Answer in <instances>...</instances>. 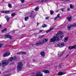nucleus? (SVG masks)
<instances>
[{"instance_id":"f257e3e1","label":"nucleus","mask_w":76,"mask_h":76,"mask_svg":"<svg viewBox=\"0 0 76 76\" xmlns=\"http://www.w3.org/2000/svg\"><path fill=\"white\" fill-rule=\"evenodd\" d=\"M9 63V62L8 60H3L1 61V63L0 62V66H2L3 67H4L6 66H7Z\"/></svg>"},{"instance_id":"f03ea898","label":"nucleus","mask_w":76,"mask_h":76,"mask_svg":"<svg viewBox=\"0 0 76 76\" xmlns=\"http://www.w3.org/2000/svg\"><path fill=\"white\" fill-rule=\"evenodd\" d=\"M48 41V39L45 38L43 40V41L42 42H40L39 43L37 42L36 44H34L32 45V46H34V45H35V46H39V45H42V44H44V43H46Z\"/></svg>"},{"instance_id":"7ed1b4c3","label":"nucleus","mask_w":76,"mask_h":76,"mask_svg":"<svg viewBox=\"0 0 76 76\" xmlns=\"http://www.w3.org/2000/svg\"><path fill=\"white\" fill-rule=\"evenodd\" d=\"M56 37L59 38V39H61L63 38V35L62 32L58 31L57 34L56 35Z\"/></svg>"},{"instance_id":"20e7f679","label":"nucleus","mask_w":76,"mask_h":76,"mask_svg":"<svg viewBox=\"0 0 76 76\" xmlns=\"http://www.w3.org/2000/svg\"><path fill=\"white\" fill-rule=\"evenodd\" d=\"M23 66V64L22 62H20L18 63V64L17 65L18 72H20V71H21Z\"/></svg>"},{"instance_id":"39448f33","label":"nucleus","mask_w":76,"mask_h":76,"mask_svg":"<svg viewBox=\"0 0 76 76\" xmlns=\"http://www.w3.org/2000/svg\"><path fill=\"white\" fill-rule=\"evenodd\" d=\"M59 39V38L57 37L56 36H55L53 38H51L50 39V41L51 42H56V41H58Z\"/></svg>"},{"instance_id":"423d86ee","label":"nucleus","mask_w":76,"mask_h":76,"mask_svg":"<svg viewBox=\"0 0 76 76\" xmlns=\"http://www.w3.org/2000/svg\"><path fill=\"white\" fill-rule=\"evenodd\" d=\"M17 58H18L17 56H14L13 57H11L9 59V61H13L16 60V59H17Z\"/></svg>"},{"instance_id":"0eeeda50","label":"nucleus","mask_w":76,"mask_h":76,"mask_svg":"<svg viewBox=\"0 0 76 76\" xmlns=\"http://www.w3.org/2000/svg\"><path fill=\"white\" fill-rule=\"evenodd\" d=\"M64 46V44L63 43H62L61 44L59 43L55 45L56 47H60V48L61 47H63Z\"/></svg>"},{"instance_id":"6e6552de","label":"nucleus","mask_w":76,"mask_h":76,"mask_svg":"<svg viewBox=\"0 0 76 76\" xmlns=\"http://www.w3.org/2000/svg\"><path fill=\"white\" fill-rule=\"evenodd\" d=\"M33 76H43V74L41 73V72H38L36 73L35 75Z\"/></svg>"},{"instance_id":"1a4fd4ad","label":"nucleus","mask_w":76,"mask_h":76,"mask_svg":"<svg viewBox=\"0 0 76 76\" xmlns=\"http://www.w3.org/2000/svg\"><path fill=\"white\" fill-rule=\"evenodd\" d=\"M10 54V53H9V52H7L4 53L3 56L4 57H7V56H9Z\"/></svg>"},{"instance_id":"9d476101","label":"nucleus","mask_w":76,"mask_h":76,"mask_svg":"<svg viewBox=\"0 0 76 76\" xmlns=\"http://www.w3.org/2000/svg\"><path fill=\"white\" fill-rule=\"evenodd\" d=\"M72 16L71 15H70V16L66 18V19H67V20H68L69 22H70L72 21Z\"/></svg>"},{"instance_id":"9b49d317","label":"nucleus","mask_w":76,"mask_h":76,"mask_svg":"<svg viewBox=\"0 0 76 76\" xmlns=\"http://www.w3.org/2000/svg\"><path fill=\"white\" fill-rule=\"evenodd\" d=\"M40 54L42 58H44L45 56V53L44 52H41L40 53Z\"/></svg>"},{"instance_id":"f8f14e48","label":"nucleus","mask_w":76,"mask_h":76,"mask_svg":"<svg viewBox=\"0 0 76 76\" xmlns=\"http://www.w3.org/2000/svg\"><path fill=\"white\" fill-rule=\"evenodd\" d=\"M42 72H43L44 73H50V71L48 70L44 69L42 70Z\"/></svg>"},{"instance_id":"ddd939ff","label":"nucleus","mask_w":76,"mask_h":76,"mask_svg":"<svg viewBox=\"0 0 76 76\" xmlns=\"http://www.w3.org/2000/svg\"><path fill=\"white\" fill-rule=\"evenodd\" d=\"M10 12V11H1V13H5V14H7L9 13V12Z\"/></svg>"},{"instance_id":"4468645a","label":"nucleus","mask_w":76,"mask_h":76,"mask_svg":"<svg viewBox=\"0 0 76 76\" xmlns=\"http://www.w3.org/2000/svg\"><path fill=\"white\" fill-rule=\"evenodd\" d=\"M66 73L65 72H63L61 71H60L58 73V75L59 76H61V75H64V74H66Z\"/></svg>"},{"instance_id":"2eb2a0df","label":"nucleus","mask_w":76,"mask_h":76,"mask_svg":"<svg viewBox=\"0 0 76 76\" xmlns=\"http://www.w3.org/2000/svg\"><path fill=\"white\" fill-rule=\"evenodd\" d=\"M5 18L6 19L7 22L9 21V20H10V18L9 17V16L6 15L5 17Z\"/></svg>"},{"instance_id":"dca6fc26","label":"nucleus","mask_w":76,"mask_h":76,"mask_svg":"<svg viewBox=\"0 0 76 76\" xmlns=\"http://www.w3.org/2000/svg\"><path fill=\"white\" fill-rule=\"evenodd\" d=\"M5 38H10V39H11V38H12V37L9 35H5Z\"/></svg>"},{"instance_id":"f3484780","label":"nucleus","mask_w":76,"mask_h":76,"mask_svg":"<svg viewBox=\"0 0 76 76\" xmlns=\"http://www.w3.org/2000/svg\"><path fill=\"white\" fill-rule=\"evenodd\" d=\"M53 29H54V27H53L52 28H51L50 29H49L47 31H46V32L47 34H48V32H50V31H52V30H53Z\"/></svg>"},{"instance_id":"a211bd4d","label":"nucleus","mask_w":76,"mask_h":76,"mask_svg":"<svg viewBox=\"0 0 76 76\" xmlns=\"http://www.w3.org/2000/svg\"><path fill=\"white\" fill-rule=\"evenodd\" d=\"M75 47H74V46H69L68 48V49H69V50H72V49H74Z\"/></svg>"},{"instance_id":"6ab92c4d","label":"nucleus","mask_w":76,"mask_h":76,"mask_svg":"<svg viewBox=\"0 0 76 76\" xmlns=\"http://www.w3.org/2000/svg\"><path fill=\"white\" fill-rule=\"evenodd\" d=\"M49 0H39V2L40 3H41L42 2H43V1H48Z\"/></svg>"},{"instance_id":"aec40b11","label":"nucleus","mask_w":76,"mask_h":76,"mask_svg":"<svg viewBox=\"0 0 76 76\" xmlns=\"http://www.w3.org/2000/svg\"><path fill=\"white\" fill-rule=\"evenodd\" d=\"M68 38L67 37H65L64 38V42H66L68 41Z\"/></svg>"},{"instance_id":"412c9836","label":"nucleus","mask_w":76,"mask_h":76,"mask_svg":"<svg viewBox=\"0 0 76 76\" xmlns=\"http://www.w3.org/2000/svg\"><path fill=\"white\" fill-rule=\"evenodd\" d=\"M2 32L4 33L5 31H7V28H4V30H1Z\"/></svg>"},{"instance_id":"4be33fe9","label":"nucleus","mask_w":76,"mask_h":76,"mask_svg":"<svg viewBox=\"0 0 76 76\" xmlns=\"http://www.w3.org/2000/svg\"><path fill=\"white\" fill-rule=\"evenodd\" d=\"M47 25L45 24H43V25L42 26V28H46V27H47Z\"/></svg>"},{"instance_id":"5701e85b","label":"nucleus","mask_w":76,"mask_h":76,"mask_svg":"<svg viewBox=\"0 0 76 76\" xmlns=\"http://www.w3.org/2000/svg\"><path fill=\"white\" fill-rule=\"evenodd\" d=\"M24 19L25 21H27V20L29 19V17H26L24 18Z\"/></svg>"},{"instance_id":"b1692460","label":"nucleus","mask_w":76,"mask_h":76,"mask_svg":"<svg viewBox=\"0 0 76 76\" xmlns=\"http://www.w3.org/2000/svg\"><path fill=\"white\" fill-rule=\"evenodd\" d=\"M70 9H74V6H72V4H70Z\"/></svg>"},{"instance_id":"393cba45","label":"nucleus","mask_w":76,"mask_h":76,"mask_svg":"<svg viewBox=\"0 0 76 76\" xmlns=\"http://www.w3.org/2000/svg\"><path fill=\"white\" fill-rule=\"evenodd\" d=\"M8 6L10 8H12V4H11L9 3L8 4Z\"/></svg>"},{"instance_id":"a878e982","label":"nucleus","mask_w":76,"mask_h":76,"mask_svg":"<svg viewBox=\"0 0 76 76\" xmlns=\"http://www.w3.org/2000/svg\"><path fill=\"white\" fill-rule=\"evenodd\" d=\"M50 15H53V14H54V11H53L52 10L50 11Z\"/></svg>"},{"instance_id":"bb28decb","label":"nucleus","mask_w":76,"mask_h":76,"mask_svg":"<svg viewBox=\"0 0 76 76\" xmlns=\"http://www.w3.org/2000/svg\"><path fill=\"white\" fill-rule=\"evenodd\" d=\"M38 9H39V7H36L35 9L34 10L35 11H37Z\"/></svg>"},{"instance_id":"cd10ccee","label":"nucleus","mask_w":76,"mask_h":76,"mask_svg":"<svg viewBox=\"0 0 76 76\" xmlns=\"http://www.w3.org/2000/svg\"><path fill=\"white\" fill-rule=\"evenodd\" d=\"M68 26H69L70 27V28H72V27H73V24L71 25V24H69L68 25Z\"/></svg>"},{"instance_id":"c85d7f7f","label":"nucleus","mask_w":76,"mask_h":76,"mask_svg":"<svg viewBox=\"0 0 76 76\" xmlns=\"http://www.w3.org/2000/svg\"><path fill=\"white\" fill-rule=\"evenodd\" d=\"M12 75V74H9L7 75H4V76H10Z\"/></svg>"},{"instance_id":"c756f323","label":"nucleus","mask_w":76,"mask_h":76,"mask_svg":"<svg viewBox=\"0 0 76 76\" xmlns=\"http://www.w3.org/2000/svg\"><path fill=\"white\" fill-rule=\"evenodd\" d=\"M21 54H26V53L25 52H21Z\"/></svg>"},{"instance_id":"7c9ffc66","label":"nucleus","mask_w":76,"mask_h":76,"mask_svg":"<svg viewBox=\"0 0 76 76\" xmlns=\"http://www.w3.org/2000/svg\"><path fill=\"white\" fill-rule=\"evenodd\" d=\"M15 15L16 14H15V13H12L11 14V16H12L13 17V16H15Z\"/></svg>"},{"instance_id":"2f4dec72","label":"nucleus","mask_w":76,"mask_h":76,"mask_svg":"<svg viewBox=\"0 0 76 76\" xmlns=\"http://www.w3.org/2000/svg\"><path fill=\"white\" fill-rule=\"evenodd\" d=\"M59 68H60L61 69L62 68V65L61 64H59Z\"/></svg>"},{"instance_id":"473e14b6","label":"nucleus","mask_w":76,"mask_h":76,"mask_svg":"<svg viewBox=\"0 0 76 76\" xmlns=\"http://www.w3.org/2000/svg\"><path fill=\"white\" fill-rule=\"evenodd\" d=\"M64 54V53H62L60 55H59L58 57H61L62 56H63V54Z\"/></svg>"},{"instance_id":"72a5a7b5","label":"nucleus","mask_w":76,"mask_h":76,"mask_svg":"<svg viewBox=\"0 0 76 76\" xmlns=\"http://www.w3.org/2000/svg\"><path fill=\"white\" fill-rule=\"evenodd\" d=\"M70 29V27L69 26V25H68V27H67V30H68V31H69Z\"/></svg>"},{"instance_id":"f704fd0d","label":"nucleus","mask_w":76,"mask_h":76,"mask_svg":"<svg viewBox=\"0 0 76 76\" xmlns=\"http://www.w3.org/2000/svg\"><path fill=\"white\" fill-rule=\"evenodd\" d=\"M72 25L73 26V27H74V28L75 27H76V24L74 23V24H72Z\"/></svg>"},{"instance_id":"c9c22d12","label":"nucleus","mask_w":76,"mask_h":76,"mask_svg":"<svg viewBox=\"0 0 76 76\" xmlns=\"http://www.w3.org/2000/svg\"><path fill=\"white\" fill-rule=\"evenodd\" d=\"M20 1L22 3H23L25 2V0H20Z\"/></svg>"},{"instance_id":"e433bc0d","label":"nucleus","mask_w":76,"mask_h":76,"mask_svg":"<svg viewBox=\"0 0 76 76\" xmlns=\"http://www.w3.org/2000/svg\"><path fill=\"white\" fill-rule=\"evenodd\" d=\"M32 15H33V13H31V15H29L30 17H32Z\"/></svg>"},{"instance_id":"4c0bfd02","label":"nucleus","mask_w":76,"mask_h":76,"mask_svg":"<svg viewBox=\"0 0 76 76\" xmlns=\"http://www.w3.org/2000/svg\"><path fill=\"white\" fill-rule=\"evenodd\" d=\"M59 15H60V14H58L57 15V16L56 17H57L58 18H60V16H59Z\"/></svg>"},{"instance_id":"58836bf2","label":"nucleus","mask_w":76,"mask_h":76,"mask_svg":"<svg viewBox=\"0 0 76 76\" xmlns=\"http://www.w3.org/2000/svg\"><path fill=\"white\" fill-rule=\"evenodd\" d=\"M58 18V17H56L54 19V20H56V19H57Z\"/></svg>"},{"instance_id":"ea45409f","label":"nucleus","mask_w":76,"mask_h":76,"mask_svg":"<svg viewBox=\"0 0 76 76\" xmlns=\"http://www.w3.org/2000/svg\"><path fill=\"white\" fill-rule=\"evenodd\" d=\"M61 10L62 12H63V11H64V9H63V8H62L61 9Z\"/></svg>"},{"instance_id":"a19ab883","label":"nucleus","mask_w":76,"mask_h":76,"mask_svg":"<svg viewBox=\"0 0 76 76\" xmlns=\"http://www.w3.org/2000/svg\"><path fill=\"white\" fill-rule=\"evenodd\" d=\"M21 52H20L18 53L17 54H21Z\"/></svg>"},{"instance_id":"79ce46f5","label":"nucleus","mask_w":76,"mask_h":76,"mask_svg":"<svg viewBox=\"0 0 76 76\" xmlns=\"http://www.w3.org/2000/svg\"><path fill=\"white\" fill-rule=\"evenodd\" d=\"M2 45H3V44H0V48H1V47H2Z\"/></svg>"},{"instance_id":"37998d69","label":"nucleus","mask_w":76,"mask_h":76,"mask_svg":"<svg viewBox=\"0 0 76 76\" xmlns=\"http://www.w3.org/2000/svg\"><path fill=\"white\" fill-rule=\"evenodd\" d=\"M45 19H47V20H48V19H49V18L48 17H46Z\"/></svg>"},{"instance_id":"c03bdc74","label":"nucleus","mask_w":76,"mask_h":76,"mask_svg":"<svg viewBox=\"0 0 76 76\" xmlns=\"http://www.w3.org/2000/svg\"><path fill=\"white\" fill-rule=\"evenodd\" d=\"M42 31H44V30H40L39 31L40 32H42Z\"/></svg>"},{"instance_id":"a18cd8bd","label":"nucleus","mask_w":76,"mask_h":76,"mask_svg":"<svg viewBox=\"0 0 76 76\" xmlns=\"http://www.w3.org/2000/svg\"><path fill=\"white\" fill-rule=\"evenodd\" d=\"M67 11H70V8H68L67 9Z\"/></svg>"},{"instance_id":"49530a36","label":"nucleus","mask_w":76,"mask_h":76,"mask_svg":"<svg viewBox=\"0 0 76 76\" xmlns=\"http://www.w3.org/2000/svg\"><path fill=\"white\" fill-rule=\"evenodd\" d=\"M2 27V25L0 24V28H1Z\"/></svg>"},{"instance_id":"de8ad7c7","label":"nucleus","mask_w":76,"mask_h":76,"mask_svg":"<svg viewBox=\"0 0 76 76\" xmlns=\"http://www.w3.org/2000/svg\"><path fill=\"white\" fill-rule=\"evenodd\" d=\"M74 48H75V49H76V45H75V46H74Z\"/></svg>"},{"instance_id":"09e8293b","label":"nucleus","mask_w":76,"mask_h":76,"mask_svg":"<svg viewBox=\"0 0 76 76\" xmlns=\"http://www.w3.org/2000/svg\"><path fill=\"white\" fill-rule=\"evenodd\" d=\"M69 56V54H68V55L66 56L65 57H66V58L67 57H68Z\"/></svg>"},{"instance_id":"8fccbe9b","label":"nucleus","mask_w":76,"mask_h":76,"mask_svg":"<svg viewBox=\"0 0 76 76\" xmlns=\"http://www.w3.org/2000/svg\"><path fill=\"white\" fill-rule=\"evenodd\" d=\"M27 66L28 67H30V66L29 65V64L27 65Z\"/></svg>"},{"instance_id":"3c124183","label":"nucleus","mask_w":76,"mask_h":76,"mask_svg":"<svg viewBox=\"0 0 76 76\" xmlns=\"http://www.w3.org/2000/svg\"><path fill=\"white\" fill-rule=\"evenodd\" d=\"M24 36H25V35L24 34H22L21 35V37H24Z\"/></svg>"},{"instance_id":"603ef678","label":"nucleus","mask_w":76,"mask_h":76,"mask_svg":"<svg viewBox=\"0 0 76 76\" xmlns=\"http://www.w3.org/2000/svg\"><path fill=\"white\" fill-rule=\"evenodd\" d=\"M38 25H39V23H37V26H38Z\"/></svg>"},{"instance_id":"864d4df0","label":"nucleus","mask_w":76,"mask_h":76,"mask_svg":"<svg viewBox=\"0 0 76 76\" xmlns=\"http://www.w3.org/2000/svg\"><path fill=\"white\" fill-rule=\"evenodd\" d=\"M39 38H42V36H40L39 37Z\"/></svg>"},{"instance_id":"5fc2aeb1","label":"nucleus","mask_w":76,"mask_h":76,"mask_svg":"<svg viewBox=\"0 0 76 76\" xmlns=\"http://www.w3.org/2000/svg\"><path fill=\"white\" fill-rule=\"evenodd\" d=\"M14 62H12V63H11V64H14Z\"/></svg>"},{"instance_id":"6e6d98bb","label":"nucleus","mask_w":76,"mask_h":76,"mask_svg":"<svg viewBox=\"0 0 76 76\" xmlns=\"http://www.w3.org/2000/svg\"><path fill=\"white\" fill-rule=\"evenodd\" d=\"M41 36H42V38L43 37H44V35H43Z\"/></svg>"},{"instance_id":"4d7b16f0","label":"nucleus","mask_w":76,"mask_h":76,"mask_svg":"<svg viewBox=\"0 0 76 76\" xmlns=\"http://www.w3.org/2000/svg\"><path fill=\"white\" fill-rule=\"evenodd\" d=\"M33 61H35V60H33Z\"/></svg>"},{"instance_id":"13d9d810","label":"nucleus","mask_w":76,"mask_h":76,"mask_svg":"<svg viewBox=\"0 0 76 76\" xmlns=\"http://www.w3.org/2000/svg\"><path fill=\"white\" fill-rule=\"evenodd\" d=\"M37 33L34 34V35H37Z\"/></svg>"},{"instance_id":"bf43d9fd","label":"nucleus","mask_w":76,"mask_h":76,"mask_svg":"<svg viewBox=\"0 0 76 76\" xmlns=\"http://www.w3.org/2000/svg\"><path fill=\"white\" fill-rule=\"evenodd\" d=\"M58 12V11H57L56 12Z\"/></svg>"},{"instance_id":"052dcab7","label":"nucleus","mask_w":76,"mask_h":76,"mask_svg":"<svg viewBox=\"0 0 76 76\" xmlns=\"http://www.w3.org/2000/svg\"><path fill=\"white\" fill-rule=\"evenodd\" d=\"M0 73H1V71H0Z\"/></svg>"},{"instance_id":"680f3d73","label":"nucleus","mask_w":76,"mask_h":76,"mask_svg":"<svg viewBox=\"0 0 76 76\" xmlns=\"http://www.w3.org/2000/svg\"><path fill=\"white\" fill-rule=\"evenodd\" d=\"M4 0H2L3 1H4Z\"/></svg>"},{"instance_id":"e2e57ef3","label":"nucleus","mask_w":76,"mask_h":76,"mask_svg":"<svg viewBox=\"0 0 76 76\" xmlns=\"http://www.w3.org/2000/svg\"><path fill=\"white\" fill-rule=\"evenodd\" d=\"M40 64H41V63H40Z\"/></svg>"},{"instance_id":"0e129e2a","label":"nucleus","mask_w":76,"mask_h":76,"mask_svg":"<svg viewBox=\"0 0 76 76\" xmlns=\"http://www.w3.org/2000/svg\"><path fill=\"white\" fill-rule=\"evenodd\" d=\"M33 18H34V17H33Z\"/></svg>"},{"instance_id":"69168bd1","label":"nucleus","mask_w":76,"mask_h":76,"mask_svg":"<svg viewBox=\"0 0 76 76\" xmlns=\"http://www.w3.org/2000/svg\"><path fill=\"white\" fill-rule=\"evenodd\" d=\"M58 55H59L58 54Z\"/></svg>"},{"instance_id":"338daca9","label":"nucleus","mask_w":76,"mask_h":76,"mask_svg":"<svg viewBox=\"0 0 76 76\" xmlns=\"http://www.w3.org/2000/svg\"><path fill=\"white\" fill-rule=\"evenodd\" d=\"M34 17H35V16H34Z\"/></svg>"}]
</instances>
